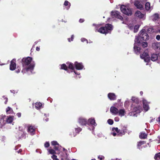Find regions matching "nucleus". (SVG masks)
<instances>
[{"mask_svg": "<svg viewBox=\"0 0 160 160\" xmlns=\"http://www.w3.org/2000/svg\"><path fill=\"white\" fill-rule=\"evenodd\" d=\"M140 94L141 95H142L143 94V92L142 91H141L140 92Z\"/></svg>", "mask_w": 160, "mask_h": 160, "instance_id": "nucleus-58", "label": "nucleus"}, {"mask_svg": "<svg viewBox=\"0 0 160 160\" xmlns=\"http://www.w3.org/2000/svg\"><path fill=\"white\" fill-rule=\"evenodd\" d=\"M120 9L123 13L127 15H131L132 14L131 9L128 8L125 5H121L120 7Z\"/></svg>", "mask_w": 160, "mask_h": 160, "instance_id": "nucleus-4", "label": "nucleus"}, {"mask_svg": "<svg viewBox=\"0 0 160 160\" xmlns=\"http://www.w3.org/2000/svg\"><path fill=\"white\" fill-rule=\"evenodd\" d=\"M152 17L153 21H156L159 19V14L158 13H155L153 15Z\"/></svg>", "mask_w": 160, "mask_h": 160, "instance_id": "nucleus-31", "label": "nucleus"}, {"mask_svg": "<svg viewBox=\"0 0 160 160\" xmlns=\"http://www.w3.org/2000/svg\"><path fill=\"white\" fill-rule=\"evenodd\" d=\"M40 49V48L39 47H37L36 48V50L37 51H39Z\"/></svg>", "mask_w": 160, "mask_h": 160, "instance_id": "nucleus-56", "label": "nucleus"}, {"mask_svg": "<svg viewBox=\"0 0 160 160\" xmlns=\"http://www.w3.org/2000/svg\"><path fill=\"white\" fill-rule=\"evenodd\" d=\"M74 65L76 68L78 70H81L83 69V66L82 63H78L77 62H75Z\"/></svg>", "mask_w": 160, "mask_h": 160, "instance_id": "nucleus-16", "label": "nucleus"}, {"mask_svg": "<svg viewBox=\"0 0 160 160\" xmlns=\"http://www.w3.org/2000/svg\"><path fill=\"white\" fill-rule=\"evenodd\" d=\"M154 120V119H152L151 121L150 122H152Z\"/></svg>", "mask_w": 160, "mask_h": 160, "instance_id": "nucleus-61", "label": "nucleus"}, {"mask_svg": "<svg viewBox=\"0 0 160 160\" xmlns=\"http://www.w3.org/2000/svg\"><path fill=\"white\" fill-rule=\"evenodd\" d=\"M88 122H89L90 124L93 126H96L97 125L95 120L94 118H91L89 119L88 120Z\"/></svg>", "mask_w": 160, "mask_h": 160, "instance_id": "nucleus-19", "label": "nucleus"}, {"mask_svg": "<svg viewBox=\"0 0 160 160\" xmlns=\"http://www.w3.org/2000/svg\"><path fill=\"white\" fill-rule=\"evenodd\" d=\"M44 146L45 148H48L50 146V144L49 142H47L44 144Z\"/></svg>", "mask_w": 160, "mask_h": 160, "instance_id": "nucleus-46", "label": "nucleus"}, {"mask_svg": "<svg viewBox=\"0 0 160 160\" xmlns=\"http://www.w3.org/2000/svg\"><path fill=\"white\" fill-rule=\"evenodd\" d=\"M111 15L113 18H116L121 20H123V18L120 15V12L118 11H112L111 12Z\"/></svg>", "mask_w": 160, "mask_h": 160, "instance_id": "nucleus-5", "label": "nucleus"}, {"mask_svg": "<svg viewBox=\"0 0 160 160\" xmlns=\"http://www.w3.org/2000/svg\"><path fill=\"white\" fill-rule=\"evenodd\" d=\"M125 113V111L124 109H121L118 111V115L121 117L124 116Z\"/></svg>", "mask_w": 160, "mask_h": 160, "instance_id": "nucleus-25", "label": "nucleus"}, {"mask_svg": "<svg viewBox=\"0 0 160 160\" xmlns=\"http://www.w3.org/2000/svg\"><path fill=\"white\" fill-rule=\"evenodd\" d=\"M158 58V55L157 54L153 53L151 57V60L152 61H155Z\"/></svg>", "mask_w": 160, "mask_h": 160, "instance_id": "nucleus-21", "label": "nucleus"}, {"mask_svg": "<svg viewBox=\"0 0 160 160\" xmlns=\"http://www.w3.org/2000/svg\"><path fill=\"white\" fill-rule=\"evenodd\" d=\"M84 21V19L81 18L79 19V22L80 23H82V22H83Z\"/></svg>", "mask_w": 160, "mask_h": 160, "instance_id": "nucleus-51", "label": "nucleus"}, {"mask_svg": "<svg viewBox=\"0 0 160 160\" xmlns=\"http://www.w3.org/2000/svg\"><path fill=\"white\" fill-rule=\"evenodd\" d=\"M21 71V69L18 66L17 67V69L16 70L15 72L17 73H18L20 72Z\"/></svg>", "mask_w": 160, "mask_h": 160, "instance_id": "nucleus-47", "label": "nucleus"}, {"mask_svg": "<svg viewBox=\"0 0 160 160\" xmlns=\"http://www.w3.org/2000/svg\"><path fill=\"white\" fill-rule=\"evenodd\" d=\"M158 32L160 33V29L158 30Z\"/></svg>", "mask_w": 160, "mask_h": 160, "instance_id": "nucleus-64", "label": "nucleus"}, {"mask_svg": "<svg viewBox=\"0 0 160 160\" xmlns=\"http://www.w3.org/2000/svg\"><path fill=\"white\" fill-rule=\"evenodd\" d=\"M2 121H3V118H1V120H0L1 122Z\"/></svg>", "mask_w": 160, "mask_h": 160, "instance_id": "nucleus-62", "label": "nucleus"}, {"mask_svg": "<svg viewBox=\"0 0 160 160\" xmlns=\"http://www.w3.org/2000/svg\"><path fill=\"white\" fill-rule=\"evenodd\" d=\"M142 103L143 104V108L145 111H147L149 109L148 105V103L145 99H143Z\"/></svg>", "mask_w": 160, "mask_h": 160, "instance_id": "nucleus-11", "label": "nucleus"}, {"mask_svg": "<svg viewBox=\"0 0 160 160\" xmlns=\"http://www.w3.org/2000/svg\"><path fill=\"white\" fill-rule=\"evenodd\" d=\"M108 97L111 100H114L116 99V96L113 93H108Z\"/></svg>", "mask_w": 160, "mask_h": 160, "instance_id": "nucleus-18", "label": "nucleus"}, {"mask_svg": "<svg viewBox=\"0 0 160 160\" xmlns=\"http://www.w3.org/2000/svg\"><path fill=\"white\" fill-rule=\"evenodd\" d=\"M64 5L65 6H68V8H69L71 6V3L68 1L66 0L64 3Z\"/></svg>", "mask_w": 160, "mask_h": 160, "instance_id": "nucleus-38", "label": "nucleus"}, {"mask_svg": "<svg viewBox=\"0 0 160 160\" xmlns=\"http://www.w3.org/2000/svg\"><path fill=\"white\" fill-rule=\"evenodd\" d=\"M17 115L18 117H20L21 116V113H18Z\"/></svg>", "mask_w": 160, "mask_h": 160, "instance_id": "nucleus-54", "label": "nucleus"}, {"mask_svg": "<svg viewBox=\"0 0 160 160\" xmlns=\"http://www.w3.org/2000/svg\"><path fill=\"white\" fill-rule=\"evenodd\" d=\"M16 62L15 59H13L11 61L9 67L10 69L11 70L13 71L16 69L17 66Z\"/></svg>", "mask_w": 160, "mask_h": 160, "instance_id": "nucleus-7", "label": "nucleus"}, {"mask_svg": "<svg viewBox=\"0 0 160 160\" xmlns=\"http://www.w3.org/2000/svg\"><path fill=\"white\" fill-rule=\"evenodd\" d=\"M135 15L140 18H142L144 16L143 14H142L140 11H137L135 13Z\"/></svg>", "mask_w": 160, "mask_h": 160, "instance_id": "nucleus-24", "label": "nucleus"}, {"mask_svg": "<svg viewBox=\"0 0 160 160\" xmlns=\"http://www.w3.org/2000/svg\"><path fill=\"white\" fill-rule=\"evenodd\" d=\"M133 49L134 52L137 55L140 54L141 52V48L136 45L135 42L134 45Z\"/></svg>", "mask_w": 160, "mask_h": 160, "instance_id": "nucleus-14", "label": "nucleus"}, {"mask_svg": "<svg viewBox=\"0 0 160 160\" xmlns=\"http://www.w3.org/2000/svg\"><path fill=\"white\" fill-rule=\"evenodd\" d=\"M145 142L144 141H140V142H138L137 145L138 148L140 149H141L140 147L141 146L145 144Z\"/></svg>", "mask_w": 160, "mask_h": 160, "instance_id": "nucleus-27", "label": "nucleus"}, {"mask_svg": "<svg viewBox=\"0 0 160 160\" xmlns=\"http://www.w3.org/2000/svg\"><path fill=\"white\" fill-rule=\"evenodd\" d=\"M12 111V108L9 107H8L7 108H6V112L8 114H10L11 112Z\"/></svg>", "mask_w": 160, "mask_h": 160, "instance_id": "nucleus-40", "label": "nucleus"}, {"mask_svg": "<svg viewBox=\"0 0 160 160\" xmlns=\"http://www.w3.org/2000/svg\"><path fill=\"white\" fill-rule=\"evenodd\" d=\"M134 5L137 8L140 9H142L143 8V5L139 0H136L134 2Z\"/></svg>", "mask_w": 160, "mask_h": 160, "instance_id": "nucleus-12", "label": "nucleus"}, {"mask_svg": "<svg viewBox=\"0 0 160 160\" xmlns=\"http://www.w3.org/2000/svg\"><path fill=\"white\" fill-rule=\"evenodd\" d=\"M147 135L145 132H141L139 135V138L142 139L146 138L147 137Z\"/></svg>", "mask_w": 160, "mask_h": 160, "instance_id": "nucleus-26", "label": "nucleus"}, {"mask_svg": "<svg viewBox=\"0 0 160 160\" xmlns=\"http://www.w3.org/2000/svg\"><path fill=\"white\" fill-rule=\"evenodd\" d=\"M110 111L113 115H117L118 114V110L116 108L112 106L110 108Z\"/></svg>", "mask_w": 160, "mask_h": 160, "instance_id": "nucleus-15", "label": "nucleus"}, {"mask_svg": "<svg viewBox=\"0 0 160 160\" xmlns=\"http://www.w3.org/2000/svg\"><path fill=\"white\" fill-rule=\"evenodd\" d=\"M142 110V107L139 105L135 106L132 109L133 112H135L136 113H140L141 112Z\"/></svg>", "mask_w": 160, "mask_h": 160, "instance_id": "nucleus-8", "label": "nucleus"}, {"mask_svg": "<svg viewBox=\"0 0 160 160\" xmlns=\"http://www.w3.org/2000/svg\"><path fill=\"white\" fill-rule=\"evenodd\" d=\"M114 130H115V131L117 132L118 134L120 133V130L118 128H112V131H113Z\"/></svg>", "mask_w": 160, "mask_h": 160, "instance_id": "nucleus-42", "label": "nucleus"}, {"mask_svg": "<svg viewBox=\"0 0 160 160\" xmlns=\"http://www.w3.org/2000/svg\"><path fill=\"white\" fill-rule=\"evenodd\" d=\"M81 40L82 42H84L85 41H86L87 43H88V42L87 40L85 38H82L81 39Z\"/></svg>", "mask_w": 160, "mask_h": 160, "instance_id": "nucleus-48", "label": "nucleus"}, {"mask_svg": "<svg viewBox=\"0 0 160 160\" xmlns=\"http://www.w3.org/2000/svg\"><path fill=\"white\" fill-rule=\"evenodd\" d=\"M149 38V36L145 29H142L139 33L138 36H135V42L140 43L142 41H146Z\"/></svg>", "mask_w": 160, "mask_h": 160, "instance_id": "nucleus-2", "label": "nucleus"}, {"mask_svg": "<svg viewBox=\"0 0 160 160\" xmlns=\"http://www.w3.org/2000/svg\"><path fill=\"white\" fill-rule=\"evenodd\" d=\"M32 60V58L30 57L23 58L22 59V63L23 68L22 71V72L23 73H25L29 71L33 70L35 67V64L32 63L31 64Z\"/></svg>", "mask_w": 160, "mask_h": 160, "instance_id": "nucleus-1", "label": "nucleus"}, {"mask_svg": "<svg viewBox=\"0 0 160 160\" xmlns=\"http://www.w3.org/2000/svg\"><path fill=\"white\" fill-rule=\"evenodd\" d=\"M68 41L69 42H70L71 41V39L70 38H68Z\"/></svg>", "mask_w": 160, "mask_h": 160, "instance_id": "nucleus-59", "label": "nucleus"}, {"mask_svg": "<svg viewBox=\"0 0 160 160\" xmlns=\"http://www.w3.org/2000/svg\"><path fill=\"white\" fill-rule=\"evenodd\" d=\"M131 99L133 102H134L138 104L139 103V100L137 98L133 97Z\"/></svg>", "mask_w": 160, "mask_h": 160, "instance_id": "nucleus-35", "label": "nucleus"}, {"mask_svg": "<svg viewBox=\"0 0 160 160\" xmlns=\"http://www.w3.org/2000/svg\"><path fill=\"white\" fill-rule=\"evenodd\" d=\"M61 69L64 70L69 72V71L68 70V67L65 64H63L61 65Z\"/></svg>", "mask_w": 160, "mask_h": 160, "instance_id": "nucleus-30", "label": "nucleus"}, {"mask_svg": "<svg viewBox=\"0 0 160 160\" xmlns=\"http://www.w3.org/2000/svg\"><path fill=\"white\" fill-rule=\"evenodd\" d=\"M79 123L82 125H86L88 124L87 120L83 118H80L78 119Z\"/></svg>", "mask_w": 160, "mask_h": 160, "instance_id": "nucleus-9", "label": "nucleus"}, {"mask_svg": "<svg viewBox=\"0 0 160 160\" xmlns=\"http://www.w3.org/2000/svg\"><path fill=\"white\" fill-rule=\"evenodd\" d=\"M45 120L47 122V121H48V118H47L46 119H45Z\"/></svg>", "mask_w": 160, "mask_h": 160, "instance_id": "nucleus-60", "label": "nucleus"}, {"mask_svg": "<svg viewBox=\"0 0 160 160\" xmlns=\"http://www.w3.org/2000/svg\"><path fill=\"white\" fill-rule=\"evenodd\" d=\"M52 158L53 160H59L58 158H57V156L55 154H53L51 157Z\"/></svg>", "mask_w": 160, "mask_h": 160, "instance_id": "nucleus-43", "label": "nucleus"}, {"mask_svg": "<svg viewBox=\"0 0 160 160\" xmlns=\"http://www.w3.org/2000/svg\"><path fill=\"white\" fill-rule=\"evenodd\" d=\"M156 38L158 41L160 40V35H157L156 36Z\"/></svg>", "mask_w": 160, "mask_h": 160, "instance_id": "nucleus-49", "label": "nucleus"}, {"mask_svg": "<svg viewBox=\"0 0 160 160\" xmlns=\"http://www.w3.org/2000/svg\"><path fill=\"white\" fill-rule=\"evenodd\" d=\"M18 137L19 138H21L25 136V133L23 131H19L18 132Z\"/></svg>", "mask_w": 160, "mask_h": 160, "instance_id": "nucleus-22", "label": "nucleus"}, {"mask_svg": "<svg viewBox=\"0 0 160 160\" xmlns=\"http://www.w3.org/2000/svg\"><path fill=\"white\" fill-rule=\"evenodd\" d=\"M42 106V104L40 102H36L35 103V108L37 109H40Z\"/></svg>", "mask_w": 160, "mask_h": 160, "instance_id": "nucleus-29", "label": "nucleus"}, {"mask_svg": "<svg viewBox=\"0 0 160 160\" xmlns=\"http://www.w3.org/2000/svg\"><path fill=\"white\" fill-rule=\"evenodd\" d=\"M154 31V29L152 28H149L147 30V32H148V33H151L152 32H153Z\"/></svg>", "mask_w": 160, "mask_h": 160, "instance_id": "nucleus-41", "label": "nucleus"}, {"mask_svg": "<svg viewBox=\"0 0 160 160\" xmlns=\"http://www.w3.org/2000/svg\"><path fill=\"white\" fill-rule=\"evenodd\" d=\"M112 134L113 135V136H115L117 134L116 133L114 132H112Z\"/></svg>", "mask_w": 160, "mask_h": 160, "instance_id": "nucleus-55", "label": "nucleus"}, {"mask_svg": "<svg viewBox=\"0 0 160 160\" xmlns=\"http://www.w3.org/2000/svg\"><path fill=\"white\" fill-rule=\"evenodd\" d=\"M129 28L130 30H132L133 29V26L132 25H128Z\"/></svg>", "mask_w": 160, "mask_h": 160, "instance_id": "nucleus-50", "label": "nucleus"}, {"mask_svg": "<svg viewBox=\"0 0 160 160\" xmlns=\"http://www.w3.org/2000/svg\"><path fill=\"white\" fill-rule=\"evenodd\" d=\"M152 47L154 50L160 49V42H153Z\"/></svg>", "mask_w": 160, "mask_h": 160, "instance_id": "nucleus-10", "label": "nucleus"}, {"mask_svg": "<svg viewBox=\"0 0 160 160\" xmlns=\"http://www.w3.org/2000/svg\"><path fill=\"white\" fill-rule=\"evenodd\" d=\"M13 116H10L7 119V122L8 123H12L13 120Z\"/></svg>", "mask_w": 160, "mask_h": 160, "instance_id": "nucleus-28", "label": "nucleus"}, {"mask_svg": "<svg viewBox=\"0 0 160 160\" xmlns=\"http://www.w3.org/2000/svg\"><path fill=\"white\" fill-rule=\"evenodd\" d=\"M48 150L49 154L53 155L56 154V152L55 151L56 150L53 149H48Z\"/></svg>", "mask_w": 160, "mask_h": 160, "instance_id": "nucleus-33", "label": "nucleus"}, {"mask_svg": "<svg viewBox=\"0 0 160 160\" xmlns=\"http://www.w3.org/2000/svg\"><path fill=\"white\" fill-rule=\"evenodd\" d=\"M139 26L138 25H136L134 26V31L133 32L135 33H136L138 31L139 28Z\"/></svg>", "mask_w": 160, "mask_h": 160, "instance_id": "nucleus-36", "label": "nucleus"}, {"mask_svg": "<svg viewBox=\"0 0 160 160\" xmlns=\"http://www.w3.org/2000/svg\"><path fill=\"white\" fill-rule=\"evenodd\" d=\"M108 122L109 124L111 125L113 124V121L112 119H109L108 120Z\"/></svg>", "mask_w": 160, "mask_h": 160, "instance_id": "nucleus-45", "label": "nucleus"}, {"mask_svg": "<svg viewBox=\"0 0 160 160\" xmlns=\"http://www.w3.org/2000/svg\"><path fill=\"white\" fill-rule=\"evenodd\" d=\"M51 145L54 146H56V145H59V143L56 141H53L51 142Z\"/></svg>", "mask_w": 160, "mask_h": 160, "instance_id": "nucleus-39", "label": "nucleus"}, {"mask_svg": "<svg viewBox=\"0 0 160 160\" xmlns=\"http://www.w3.org/2000/svg\"><path fill=\"white\" fill-rule=\"evenodd\" d=\"M112 30V25L109 23L107 24L104 27H102L98 30V31L102 34H106Z\"/></svg>", "mask_w": 160, "mask_h": 160, "instance_id": "nucleus-3", "label": "nucleus"}, {"mask_svg": "<svg viewBox=\"0 0 160 160\" xmlns=\"http://www.w3.org/2000/svg\"><path fill=\"white\" fill-rule=\"evenodd\" d=\"M116 118H115V121H118V120H116Z\"/></svg>", "mask_w": 160, "mask_h": 160, "instance_id": "nucleus-63", "label": "nucleus"}, {"mask_svg": "<svg viewBox=\"0 0 160 160\" xmlns=\"http://www.w3.org/2000/svg\"><path fill=\"white\" fill-rule=\"evenodd\" d=\"M61 146L59 145H59H56V146H55L54 147V150L56 151L58 150L59 151L61 149Z\"/></svg>", "mask_w": 160, "mask_h": 160, "instance_id": "nucleus-37", "label": "nucleus"}, {"mask_svg": "<svg viewBox=\"0 0 160 160\" xmlns=\"http://www.w3.org/2000/svg\"><path fill=\"white\" fill-rule=\"evenodd\" d=\"M67 64L68 65V68L72 70H73L74 71V72L76 74L79 75V74H77V72H76V71L74 70V67L73 64L71 62H67Z\"/></svg>", "mask_w": 160, "mask_h": 160, "instance_id": "nucleus-20", "label": "nucleus"}, {"mask_svg": "<svg viewBox=\"0 0 160 160\" xmlns=\"http://www.w3.org/2000/svg\"><path fill=\"white\" fill-rule=\"evenodd\" d=\"M127 129L126 127H123L121 130L120 133L117 134L118 136H122L123 135H124L127 132Z\"/></svg>", "mask_w": 160, "mask_h": 160, "instance_id": "nucleus-17", "label": "nucleus"}, {"mask_svg": "<svg viewBox=\"0 0 160 160\" xmlns=\"http://www.w3.org/2000/svg\"><path fill=\"white\" fill-rule=\"evenodd\" d=\"M140 58L144 60L145 62H149L150 60V57L147 52H143L140 55Z\"/></svg>", "mask_w": 160, "mask_h": 160, "instance_id": "nucleus-6", "label": "nucleus"}, {"mask_svg": "<svg viewBox=\"0 0 160 160\" xmlns=\"http://www.w3.org/2000/svg\"><path fill=\"white\" fill-rule=\"evenodd\" d=\"M157 121L159 122V123L160 122V116H159V117H158V118L157 119Z\"/></svg>", "mask_w": 160, "mask_h": 160, "instance_id": "nucleus-57", "label": "nucleus"}, {"mask_svg": "<svg viewBox=\"0 0 160 160\" xmlns=\"http://www.w3.org/2000/svg\"><path fill=\"white\" fill-rule=\"evenodd\" d=\"M98 158L100 160H102V159L104 158V157H102V156H99L98 157Z\"/></svg>", "mask_w": 160, "mask_h": 160, "instance_id": "nucleus-52", "label": "nucleus"}, {"mask_svg": "<svg viewBox=\"0 0 160 160\" xmlns=\"http://www.w3.org/2000/svg\"><path fill=\"white\" fill-rule=\"evenodd\" d=\"M74 39V35H72L70 38L71 41H73Z\"/></svg>", "mask_w": 160, "mask_h": 160, "instance_id": "nucleus-53", "label": "nucleus"}, {"mask_svg": "<svg viewBox=\"0 0 160 160\" xmlns=\"http://www.w3.org/2000/svg\"><path fill=\"white\" fill-rule=\"evenodd\" d=\"M138 43L139 44H141V46L143 48L147 47L148 45V43L147 42L145 41H142L141 42Z\"/></svg>", "mask_w": 160, "mask_h": 160, "instance_id": "nucleus-23", "label": "nucleus"}, {"mask_svg": "<svg viewBox=\"0 0 160 160\" xmlns=\"http://www.w3.org/2000/svg\"><path fill=\"white\" fill-rule=\"evenodd\" d=\"M75 131L78 133H79L82 130V128L80 127L77 128H75Z\"/></svg>", "mask_w": 160, "mask_h": 160, "instance_id": "nucleus-44", "label": "nucleus"}, {"mask_svg": "<svg viewBox=\"0 0 160 160\" xmlns=\"http://www.w3.org/2000/svg\"><path fill=\"white\" fill-rule=\"evenodd\" d=\"M154 158L155 160H160V152L156 154Z\"/></svg>", "mask_w": 160, "mask_h": 160, "instance_id": "nucleus-34", "label": "nucleus"}, {"mask_svg": "<svg viewBox=\"0 0 160 160\" xmlns=\"http://www.w3.org/2000/svg\"><path fill=\"white\" fill-rule=\"evenodd\" d=\"M145 9L147 10H149L150 8V3L148 2H147L145 5Z\"/></svg>", "mask_w": 160, "mask_h": 160, "instance_id": "nucleus-32", "label": "nucleus"}, {"mask_svg": "<svg viewBox=\"0 0 160 160\" xmlns=\"http://www.w3.org/2000/svg\"><path fill=\"white\" fill-rule=\"evenodd\" d=\"M28 132L31 134H34L35 133V128L34 126L29 125L28 126Z\"/></svg>", "mask_w": 160, "mask_h": 160, "instance_id": "nucleus-13", "label": "nucleus"}]
</instances>
